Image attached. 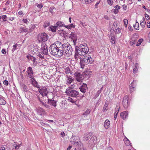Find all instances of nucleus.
Wrapping results in <instances>:
<instances>
[{
  "label": "nucleus",
  "instance_id": "nucleus-1",
  "mask_svg": "<svg viewBox=\"0 0 150 150\" xmlns=\"http://www.w3.org/2000/svg\"><path fill=\"white\" fill-rule=\"evenodd\" d=\"M88 51V47L86 44L84 45L81 44L79 46H75V52L77 55H79L80 56L84 55L87 53Z\"/></svg>",
  "mask_w": 150,
  "mask_h": 150
},
{
  "label": "nucleus",
  "instance_id": "nucleus-2",
  "mask_svg": "<svg viewBox=\"0 0 150 150\" xmlns=\"http://www.w3.org/2000/svg\"><path fill=\"white\" fill-rule=\"evenodd\" d=\"M58 43L62 45V47H60L59 48L61 49V51L62 53V55L65 54H68V55L72 54V52L74 50L69 43L62 44L60 42H59Z\"/></svg>",
  "mask_w": 150,
  "mask_h": 150
},
{
  "label": "nucleus",
  "instance_id": "nucleus-3",
  "mask_svg": "<svg viewBox=\"0 0 150 150\" xmlns=\"http://www.w3.org/2000/svg\"><path fill=\"white\" fill-rule=\"evenodd\" d=\"M49 51L51 54L53 55H57L58 57H61L62 55V53L61 51V49L59 47H58L55 44H53L50 47Z\"/></svg>",
  "mask_w": 150,
  "mask_h": 150
},
{
  "label": "nucleus",
  "instance_id": "nucleus-4",
  "mask_svg": "<svg viewBox=\"0 0 150 150\" xmlns=\"http://www.w3.org/2000/svg\"><path fill=\"white\" fill-rule=\"evenodd\" d=\"M93 60L89 55H86L83 58H80V64L81 68L83 69L86 64H91Z\"/></svg>",
  "mask_w": 150,
  "mask_h": 150
},
{
  "label": "nucleus",
  "instance_id": "nucleus-5",
  "mask_svg": "<svg viewBox=\"0 0 150 150\" xmlns=\"http://www.w3.org/2000/svg\"><path fill=\"white\" fill-rule=\"evenodd\" d=\"M65 93L67 95L72 97H76L79 94V92L76 90L72 89V88L68 87L66 89Z\"/></svg>",
  "mask_w": 150,
  "mask_h": 150
},
{
  "label": "nucleus",
  "instance_id": "nucleus-6",
  "mask_svg": "<svg viewBox=\"0 0 150 150\" xmlns=\"http://www.w3.org/2000/svg\"><path fill=\"white\" fill-rule=\"evenodd\" d=\"M48 39V35L45 32L39 33L38 35V39L39 42H45Z\"/></svg>",
  "mask_w": 150,
  "mask_h": 150
},
{
  "label": "nucleus",
  "instance_id": "nucleus-7",
  "mask_svg": "<svg viewBox=\"0 0 150 150\" xmlns=\"http://www.w3.org/2000/svg\"><path fill=\"white\" fill-rule=\"evenodd\" d=\"M70 142L73 144H75L78 146H80L81 141L79 137L72 135L70 139Z\"/></svg>",
  "mask_w": 150,
  "mask_h": 150
},
{
  "label": "nucleus",
  "instance_id": "nucleus-8",
  "mask_svg": "<svg viewBox=\"0 0 150 150\" xmlns=\"http://www.w3.org/2000/svg\"><path fill=\"white\" fill-rule=\"evenodd\" d=\"M129 97L126 95L123 97L122 100V105L125 109H127L129 106L130 103L129 101Z\"/></svg>",
  "mask_w": 150,
  "mask_h": 150
},
{
  "label": "nucleus",
  "instance_id": "nucleus-9",
  "mask_svg": "<svg viewBox=\"0 0 150 150\" xmlns=\"http://www.w3.org/2000/svg\"><path fill=\"white\" fill-rule=\"evenodd\" d=\"M26 72L27 73L26 75L28 77L30 78L33 77H34V72H33L32 68L31 67H30L27 68Z\"/></svg>",
  "mask_w": 150,
  "mask_h": 150
},
{
  "label": "nucleus",
  "instance_id": "nucleus-10",
  "mask_svg": "<svg viewBox=\"0 0 150 150\" xmlns=\"http://www.w3.org/2000/svg\"><path fill=\"white\" fill-rule=\"evenodd\" d=\"M41 50L40 53L42 54L46 55L48 54V49L47 45L46 44H45L42 46Z\"/></svg>",
  "mask_w": 150,
  "mask_h": 150
},
{
  "label": "nucleus",
  "instance_id": "nucleus-11",
  "mask_svg": "<svg viewBox=\"0 0 150 150\" xmlns=\"http://www.w3.org/2000/svg\"><path fill=\"white\" fill-rule=\"evenodd\" d=\"M97 141V137L95 135H93L90 140L88 141V144L89 145V146H91L95 145Z\"/></svg>",
  "mask_w": 150,
  "mask_h": 150
},
{
  "label": "nucleus",
  "instance_id": "nucleus-12",
  "mask_svg": "<svg viewBox=\"0 0 150 150\" xmlns=\"http://www.w3.org/2000/svg\"><path fill=\"white\" fill-rule=\"evenodd\" d=\"M136 81L134 80L129 85L130 92H133L134 91V87L136 85Z\"/></svg>",
  "mask_w": 150,
  "mask_h": 150
},
{
  "label": "nucleus",
  "instance_id": "nucleus-13",
  "mask_svg": "<svg viewBox=\"0 0 150 150\" xmlns=\"http://www.w3.org/2000/svg\"><path fill=\"white\" fill-rule=\"evenodd\" d=\"M57 101L54 100L53 98L48 99V104L54 107H56L57 105Z\"/></svg>",
  "mask_w": 150,
  "mask_h": 150
},
{
  "label": "nucleus",
  "instance_id": "nucleus-14",
  "mask_svg": "<svg viewBox=\"0 0 150 150\" xmlns=\"http://www.w3.org/2000/svg\"><path fill=\"white\" fill-rule=\"evenodd\" d=\"M92 133L91 132H88L84 134L83 140L85 141L88 140L92 136Z\"/></svg>",
  "mask_w": 150,
  "mask_h": 150
},
{
  "label": "nucleus",
  "instance_id": "nucleus-15",
  "mask_svg": "<svg viewBox=\"0 0 150 150\" xmlns=\"http://www.w3.org/2000/svg\"><path fill=\"white\" fill-rule=\"evenodd\" d=\"M79 89L80 91L83 93H85L88 89L87 84L83 83V84L80 87Z\"/></svg>",
  "mask_w": 150,
  "mask_h": 150
},
{
  "label": "nucleus",
  "instance_id": "nucleus-16",
  "mask_svg": "<svg viewBox=\"0 0 150 150\" xmlns=\"http://www.w3.org/2000/svg\"><path fill=\"white\" fill-rule=\"evenodd\" d=\"M70 35L69 37L73 40L74 42H76L77 38L76 34L74 32H71Z\"/></svg>",
  "mask_w": 150,
  "mask_h": 150
},
{
  "label": "nucleus",
  "instance_id": "nucleus-17",
  "mask_svg": "<svg viewBox=\"0 0 150 150\" xmlns=\"http://www.w3.org/2000/svg\"><path fill=\"white\" fill-rule=\"evenodd\" d=\"M128 113L126 111H123L120 114V117L124 120L127 118Z\"/></svg>",
  "mask_w": 150,
  "mask_h": 150
},
{
  "label": "nucleus",
  "instance_id": "nucleus-18",
  "mask_svg": "<svg viewBox=\"0 0 150 150\" xmlns=\"http://www.w3.org/2000/svg\"><path fill=\"white\" fill-rule=\"evenodd\" d=\"M20 86L21 89H23V91L24 92H27L28 91V87L23 83H22L20 84Z\"/></svg>",
  "mask_w": 150,
  "mask_h": 150
},
{
  "label": "nucleus",
  "instance_id": "nucleus-19",
  "mask_svg": "<svg viewBox=\"0 0 150 150\" xmlns=\"http://www.w3.org/2000/svg\"><path fill=\"white\" fill-rule=\"evenodd\" d=\"M37 112L40 115H42L45 114V110L41 107L37 109Z\"/></svg>",
  "mask_w": 150,
  "mask_h": 150
},
{
  "label": "nucleus",
  "instance_id": "nucleus-20",
  "mask_svg": "<svg viewBox=\"0 0 150 150\" xmlns=\"http://www.w3.org/2000/svg\"><path fill=\"white\" fill-rule=\"evenodd\" d=\"M19 31L21 33L23 32L29 33L28 29L24 27H21Z\"/></svg>",
  "mask_w": 150,
  "mask_h": 150
},
{
  "label": "nucleus",
  "instance_id": "nucleus-21",
  "mask_svg": "<svg viewBox=\"0 0 150 150\" xmlns=\"http://www.w3.org/2000/svg\"><path fill=\"white\" fill-rule=\"evenodd\" d=\"M110 121L108 120H106L104 123L105 128L106 129H108L110 127Z\"/></svg>",
  "mask_w": 150,
  "mask_h": 150
},
{
  "label": "nucleus",
  "instance_id": "nucleus-22",
  "mask_svg": "<svg viewBox=\"0 0 150 150\" xmlns=\"http://www.w3.org/2000/svg\"><path fill=\"white\" fill-rule=\"evenodd\" d=\"M56 26L58 28L62 27L65 26L64 23L62 21H58L56 23Z\"/></svg>",
  "mask_w": 150,
  "mask_h": 150
},
{
  "label": "nucleus",
  "instance_id": "nucleus-23",
  "mask_svg": "<svg viewBox=\"0 0 150 150\" xmlns=\"http://www.w3.org/2000/svg\"><path fill=\"white\" fill-rule=\"evenodd\" d=\"M110 42L113 44H115V37L112 34H110L109 36Z\"/></svg>",
  "mask_w": 150,
  "mask_h": 150
},
{
  "label": "nucleus",
  "instance_id": "nucleus-24",
  "mask_svg": "<svg viewBox=\"0 0 150 150\" xmlns=\"http://www.w3.org/2000/svg\"><path fill=\"white\" fill-rule=\"evenodd\" d=\"M119 107L117 108V105L116 107L115 108V112L114 115V118L115 119H116L117 117V115L119 111Z\"/></svg>",
  "mask_w": 150,
  "mask_h": 150
},
{
  "label": "nucleus",
  "instance_id": "nucleus-25",
  "mask_svg": "<svg viewBox=\"0 0 150 150\" xmlns=\"http://www.w3.org/2000/svg\"><path fill=\"white\" fill-rule=\"evenodd\" d=\"M6 103V101L4 99V98L1 96H0V104L5 105Z\"/></svg>",
  "mask_w": 150,
  "mask_h": 150
},
{
  "label": "nucleus",
  "instance_id": "nucleus-26",
  "mask_svg": "<svg viewBox=\"0 0 150 150\" xmlns=\"http://www.w3.org/2000/svg\"><path fill=\"white\" fill-rule=\"evenodd\" d=\"M21 144H18L17 145L16 143L15 142H14V144L12 146L13 147H15L14 148H13V149H15L18 150L19 149V148L21 146Z\"/></svg>",
  "mask_w": 150,
  "mask_h": 150
},
{
  "label": "nucleus",
  "instance_id": "nucleus-27",
  "mask_svg": "<svg viewBox=\"0 0 150 150\" xmlns=\"http://www.w3.org/2000/svg\"><path fill=\"white\" fill-rule=\"evenodd\" d=\"M36 26L35 24H31L29 27V29H28L29 33H30L33 31L35 28Z\"/></svg>",
  "mask_w": 150,
  "mask_h": 150
},
{
  "label": "nucleus",
  "instance_id": "nucleus-28",
  "mask_svg": "<svg viewBox=\"0 0 150 150\" xmlns=\"http://www.w3.org/2000/svg\"><path fill=\"white\" fill-rule=\"evenodd\" d=\"M38 91L40 92L42 91L43 93L47 92L48 91L47 88L45 86H42L41 87V89H39Z\"/></svg>",
  "mask_w": 150,
  "mask_h": 150
},
{
  "label": "nucleus",
  "instance_id": "nucleus-29",
  "mask_svg": "<svg viewBox=\"0 0 150 150\" xmlns=\"http://www.w3.org/2000/svg\"><path fill=\"white\" fill-rule=\"evenodd\" d=\"M65 27L68 29H71L72 28H75V25L72 23L68 25H65Z\"/></svg>",
  "mask_w": 150,
  "mask_h": 150
},
{
  "label": "nucleus",
  "instance_id": "nucleus-30",
  "mask_svg": "<svg viewBox=\"0 0 150 150\" xmlns=\"http://www.w3.org/2000/svg\"><path fill=\"white\" fill-rule=\"evenodd\" d=\"M21 115L22 117H24L25 119L26 120H27L28 119L29 120L28 117L27 115V114H28L27 113L26 114L25 113L21 111Z\"/></svg>",
  "mask_w": 150,
  "mask_h": 150
},
{
  "label": "nucleus",
  "instance_id": "nucleus-31",
  "mask_svg": "<svg viewBox=\"0 0 150 150\" xmlns=\"http://www.w3.org/2000/svg\"><path fill=\"white\" fill-rule=\"evenodd\" d=\"M57 27L56 25L53 26L51 27H49L50 30L52 32H55L56 31Z\"/></svg>",
  "mask_w": 150,
  "mask_h": 150
},
{
  "label": "nucleus",
  "instance_id": "nucleus-32",
  "mask_svg": "<svg viewBox=\"0 0 150 150\" xmlns=\"http://www.w3.org/2000/svg\"><path fill=\"white\" fill-rule=\"evenodd\" d=\"M107 100L106 101L104 107L102 109L103 112H106L108 110L107 108L108 107V104L107 103Z\"/></svg>",
  "mask_w": 150,
  "mask_h": 150
},
{
  "label": "nucleus",
  "instance_id": "nucleus-33",
  "mask_svg": "<svg viewBox=\"0 0 150 150\" xmlns=\"http://www.w3.org/2000/svg\"><path fill=\"white\" fill-rule=\"evenodd\" d=\"M91 110L89 109H88L85 111L82 114L83 115H88L91 112Z\"/></svg>",
  "mask_w": 150,
  "mask_h": 150
},
{
  "label": "nucleus",
  "instance_id": "nucleus-34",
  "mask_svg": "<svg viewBox=\"0 0 150 150\" xmlns=\"http://www.w3.org/2000/svg\"><path fill=\"white\" fill-rule=\"evenodd\" d=\"M58 33L62 36H65L66 34V32L63 31L62 30H58Z\"/></svg>",
  "mask_w": 150,
  "mask_h": 150
},
{
  "label": "nucleus",
  "instance_id": "nucleus-35",
  "mask_svg": "<svg viewBox=\"0 0 150 150\" xmlns=\"http://www.w3.org/2000/svg\"><path fill=\"white\" fill-rule=\"evenodd\" d=\"M124 140L125 143V144L127 145H129L130 144V142L129 140L126 137L124 138Z\"/></svg>",
  "mask_w": 150,
  "mask_h": 150
},
{
  "label": "nucleus",
  "instance_id": "nucleus-36",
  "mask_svg": "<svg viewBox=\"0 0 150 150\" xmlns=\"http://www.w3.org/2000/svg\"><path fill=\"white\" fill-rule=\"evenodd\" d=\"M142 22L141 21L140 25L142 27V28H144L146 24V22L145 19L144 17L143 18Z\"/></svg>",
  "mask_w": 150,
  "mask_h": 150
},
{
  "label": "nucleus",
  "instance_id": "nucleus-37",
  "mask_svg": "<svg viewBox=\"0 0 150 150\" xmlns=\"http://www.w3.org/2000/svg\"><path fill=\"white\" fill-rule=\"evenodd\" d=\"M56 10V8L53 6L50 7L49 8V11L52 14L54 13V11Z\"/></svg>",
  "mask_w": 150,
  "mask_h": 150
},
{
  "label": "nucleus",
  "instance_id": "nucleus-38",
  "mask_svg": "<svg viewBox=\"0 0 150 150\" xmlns=\"http://www.w3.org/2000/svg\"><path fill=\"white\" fill-rule=\"evenodd\" d=\"M133 27L135 29L139 30V25L138 23H136L135 24L133 25Z\"/></svg>",
  "mask_w": 150,
  "mask_h": 150
},
{
  "label": "nucleus",
  "instance_id": "nucleus-39",
  "mask_svg": "<svg viewBox=\"0 0 150 150\" xmlns=\"http://www.w3.org/2000/svg\"><path fill=\"white\" fill-rule=\"evenodd\" d=\"M83 78H86L89 75V72L87 71H84L82 74Z\"/></svg>",
  "mask_w": 150,
  "mask_h": 150
},
{
  "label": "nucleus",
  "instance_id": "nucleus-40",
  "mask_svg": "<svg viewBox=\"0 0 150 150\" xmlns=\"http://www.w3.org/2000/svg\"><path fill=\"white\" fill-rule=\"evenodd\" d=\"M94 0H82L83 2L86 4H88L93 2Z\"/></svg>",
  "mask_w": 150,
  "mask_h": 150
},
{
  "label": "nucleus",
  "instance_id": "nucleus-41",
  "mask_svg": "<svg viewBox=\"0 0 150 150\" xmlns=\"http://www.w3.org/2000/svg\"><path fill=\"white\" fill-rule=\"evenodd\" d=\"M84 78H83V77L82 74L81 76H79V77H78L77 79H76L77 81L82 82V80Z\"/></svg>",
  "mask_w": 150,
  "mask_h": 150
},
{
  "label": "nucleus",
  "instance_id": "nucleus-42",
  "mask_svg": "<svg viewBox=\"0 0 150 150\" xmlns=\"http://www.w3.org/2000/svg\"><path fill=\"white\" fill-rule=\"evenodd\" d=\"M18 44L17 43H16L15 45H13V48L12 50V52H14L16 50H17L18 49Z\"/></svg>",
  "mask_w": 150,
  "mask_h": 150
},
{
  "label": "nucleus",
  "instance_id": "nucleus-43",
  "mask_svg": "<svg viewBox=\"0 0 150 150\" xmlns=\"http://www.w3.org/2000/svg\"><path fill=\"white\" fill-rule=\"evenodd\" d=\"M50 25V23L47 21H45L43 25L45 28H46V27Z\"/></svg>",
  "mask_w": 150,
  "mask_h": 150
},
{
  "label": "nucleus",
  "instance_id": "nucleus-44",
  "mask_svg": "<svg viewBox=\"0 0 150 150\" xmlns=\"http://www.w3.org/2000/svg\"><path fill=\"white\" fill-rule=\"evenodd\" d=\"M143 41V39L142 38L139 39L136 44V46H139Z\"/></svg>",
  "mask_w": 150,
  "mask_h": 150
},
{
  "label": "nucleus",
  "instance_id": "nucleus-45",
  "mask_svg": "<svg viewBox=\"0 0 150 150\" xmlns=\"http://www.w3.org/2000/svg\"><path fill=\"white\" fill-rule=\"evenodd\" d=\"M81 73L79 72H76L74 74V75L76 77V79L79 76H81Z\"/></svg>",
  "mask_w": 150,
  "mask_h": 150
},
{
  "label": "nucleus",
  "instance_id": "nucleus-46",
  "mask_svg": "<svg viewBox=\"0 0 150 150\" xmlns=\"http://www.w3.org/2000/svg\"><path fill=\"white\" fill-rule=\"evenodd\" d=\"M65 72L66 74H69L70 73H71V70L68 67H67L65 69Z\"/></svg>",
  "mask_w": 150,
  "mask_h": 150
},
{
  "label": "nucleus",
  "instance_id": "nucleus-47",
  "mask_svg": "<svg viewBox=\"0 0 150 150\" xmlns=\"http://www.w3.org/2000/svg\"><path fill=\"white\" fill-rule=\"evenodd\" d=\"M136 43V41L133 38L132 39V40L130 42V45L132 46L135 44Z\"/></svg>",
  "mask_w": 150,
  "mask_h": 150
},
{
  "label": "nucleus",
  "instance_id": "nucleus-48",
  "mask_svg": "<svg viewBox=\"0 0 150 150\" xmlns=\"http://www.w3.org/2000/svg\"><path fill=\"white\" fill-rule=\"evenodd\" d=\"M1 16L2 19H3L4 21H6L7 18V16L6 15H3Z\"/></svg>",
  "mask_w": 150,
  "mask_h": 150
},
{
  "label": "nucleus",
  "instance_id": "nucleus-49",
  "mask_svg": "<svg viewBox=\"0 0 150 150\" xmlns=\"http://www.w3.org/2000/svg\"><path fill=\"white\" fill-rule=\"evenodd\" d=\"M124 25L125 27H127L128 23V20L126 19H124L123 20Z\"/></svg>",
  "mask_w": 150,
  "mask_h": 150
},
{
  "label": "nucleus",
  "instance_id": "nucleus-50",
  "mask_svg": "<svg viewBox=\"0 0 150 150\" xmlns=\"http://www.w3.org/2000/svg\"><path fill=\"white\" fill-rule=\"evenodd\" d=\"M116 28V30L115 31V33H119L121 32V30L119 28Z\"/></svg>",
  "mask_w": 150,
  "mask_h": 150
},
{
  "label": "nucleus",
  "instance_id": "nucleus-51",
  "mask_svg": "<svg viewBox=\"0 0 150 150\" xmlns=\"http://www.w3.org/2000/svg\"><path fill=\"white\" fill-rule=\"evenodd\" d=\"M42 104L44 105L46 108H49L50 106L46 104V103H44L43 102H42L41 103Z\"/></svg>",
  "mask_w": 150,
  "mask_h": 150
},
{
  "label": "nucleus",
  "instance_id": "nucleus-52",
  "mask_svg": "<svg viewBox=\"0 0 150 150\" xmlns=\"http://www.w3.org/2000/svg\"><path fill=\"white\" fill-rule=\"evenodd\" d=\"M68 100L69 102L72 103H76V102L74 101V100L71 98L69 97L68 99Z\"/></svg>",
  "mask_w": 150,
  "mask_h": 150
},
{
  "label": "nucleus",
  "instance_id": "nucleus-53",
  "mask_svg": "<svg viewBox=\"0 0 150 150\" xmlns=\"http://www.w3.org/2000/svg\"><path fill=\"white\" fill-rule=\"evenodd\" d=\"M35 5L38 8L41 9L43 7V5L42 4H36Z\"/></svg>",
  "mask_w": 150,
  "mask_h": 150
},
{
  "label": "nucleus",
  "instance_id": "nucleus-54",
  "mask_svg": "<svg viewBox=\"0 0 150 150\" xmlns=\"http://www.w3.org/2000/svg\"><path fill=\"white\" fill-rule=\"evenodd\" d=\"M145 17L146 20H149L150 19L149 16L148 14L145 13Z\"/></svg>",
  "mask_w": 150,
  "mask_h": 150
},
{
  "label": "nucleus",
  "instance_id": "nucleus-55",
  "mask_svg": "<svg viewBox=\"0 0 150 150\" xmlns=\"http://www.w3.org/2000/svg\"><path fill=\"white\" fill-rule=\"evenodd\" d=\"M138 71V68L136 67H134L133 70V72L135 74Z\"/></svg>",
  "mask_w": 150,
  "mask_h": 150
},
{
  "label": "nucleus",
  "instance_id": "nucleus-56",
  "mask_svg": "<svg viewBox=\"0 0 150 150\" xmlns=\"http://www.w3.org/2000/svg\"><path fill=\"white\" fill-rule=\"evenodd\" d=\"M103 86H102L99 90H98L97 92V93L99 95L101 93L103 90Z\"/></svg>",
  "mask_w": 150,
  "mask_h": 150
},
{
  "label": "nucleus",
  "instance_id": "nucleus-57",
  "mask_svg": "<svg viewBox=\"0 0 150 150\" xmlns=\"http://www.w3.org/2000/svg\"><path fill=\"white\" fill-rule=\"evenodd\" d=\"M72 78L71 76H69L68 77V81L67 82L68 83H69V84H70L71 83V81H72L71 79H72Z\"/></svg>",
  "mask_w": 150,
  "mask_h": 150
},
{
  "label": "nucleus",
  "instance_id": "nucleus-58",
  "mask_svg": "<svg viewBox=\"0 0 150 150\" xmlns=\"http://www.w3.org/2000/svg\"><path fill=\"white\" fill-rule=\"evenodd\" d=\"M108 3V4L111 5L113 3L112 0H107Z\"/></svg>",
  "mask_w": 150,
  "mask_h": 150
},
{
  "label": "nucleus",
  "instance_id": "nucleus-59",
  "mask_svg": "<svg viewBox=\"0 0 150 150\" xmlns=\"http://www.w3.org/2000/svg\"><path fill=\"white\" fill-rule=\"evenodd\" d=\"M41 125L43 126H46V127H50V125L48 124H46L43 122H41Z\"/></svg>",
  "mask_w": 150,
  "mask_h": 150
},
{
  "label": "nucleus",
  "instance_id": "nucleus-60",
  "mask_svg": "<svg viewBox=\"0 0 150 150\" xmlns=\"http://www.w3.org/2000/svg\"><path fill=\"white\" fill-rule=\"evenodd\" d=\"M3 83L6 86H8V81L6 80H5L4 81Z\"/></svg>",
  "mask_w": 150,
  "mask_h": 150
},
{
  "label": "nucleus",
  "instance_id": "nucleus-61",
  "mask_svg": "<svg viewBox=\"0 0 150 150\" xmlns=\"http://www.w3.org/2000/svg\"><path fill=\"white\" fill-rule=\"evenodd\" d=\"M113 26L115 28V29H116V27L117 26V22H115L113 23Z\"/></svg>",
  "mask_w": 150,
  "mask_h": 150
},
{
  "label": "nucleus",
  "instance_id": "nucleus-62",
  "mask_svg": "<svg viewBox=\"0 0 150 150\" xmlns=\"http://www.w3.org/2000/svg\"><path fill=\"white\" fill-rule=\"evenodd\" d=\"M122 7L124 10L126 11L127 9V6L125 4H124L122 5Z\"/></svg>",
  "mask_w": 150,
  "mask_h": 150
},
{
  "label": "nucleus",
  "instance_id": "nucleus-63",
  "mask_svg": "<svg viewBox=\"0 0 150 150\" xmlns=\"http://www.w3.org/2000/svg\"><path fill=\"white\" fill-rule=\"evenodd\" d=\"M119 9H115L114 10L113 12L115 14H117L119 12Z\"/></svg>",
  "mask_w": 150,
  "mask_h": 150
},
{
  "label": "nucleus",
  "instance_id": "nucleus-64",
  "mask_svg": "<svg viewBox=\"0 0 150 150\" xmlns=\"http://www.w3.org/2000/svg\"><path fill=\"white\" fill-rule=\"evenodd\" d=\"M32 84L35 87L36 85H37L38 84V83L37 81H35L34 82L32 83Z\"/></svg>",
  "mask_w": 150,
  "mask_h": 150
}]
</instances>
